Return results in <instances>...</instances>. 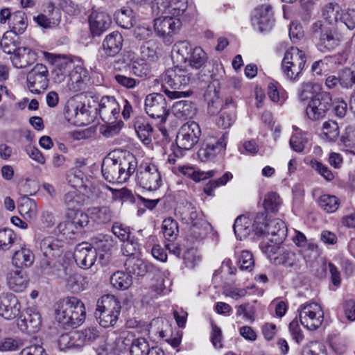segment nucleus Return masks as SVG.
I'll return each instance as SVG.
<instances>
[{
  "mask_svg": "<svg viewBox=\"0 0 355 355\" xmlns=\"http://www.w3.org/2000/svg\"><path fill=\"white\" fill-rule=\"evenodd\" d=\"M253 227L254 234L263 237L260 248L268 257L275 254L280 249L279 245L285 240L287 234V228L282 220L274 219L268 221L263 212L257 214Z\"/></svg>",
  "mask_w": 355,
  "mask_h": 355,
  "instance_id": "f257e3e1",
  "label": "nucleus"
},
{
  "mask_svg": "<svg viewBox=\"0 0 355 355\" xmlns=\"http://www.w3.org/2000/svg\"><path fill=\"white\" fill-rule=\"evenodd\" d=\"M136 168L137 161L131 153L117 158L112 157L109 155L103 161L101 171L107 182L122 184L135 173Z\"/></svg>",
  "mask_w": 355,
  "mask_h": 355,
  "instance_id": "f03ea898",
  "label": "nucleus"
},
{
  "mask_svg": "<svg viewBox=\"0 0 355 355\" xmlns=\"http://www.w3.org/2000/svg\"><path fill=\"white\" fill-rule=\"evenodd\" d=\"M85 318V305L76 297H67L57 303L55 318L64 328H76L83 323Z\"/></svg>",
  "mask_w": 355,
  "mask_h": 355,
  "instance_id": "7ed1b4c3",
  "label": "nucleus"
},
{
  "mask_svg": "<svg viewBox=\"0 0 355 355\" xmlns=\"http://www.w3.org/2000/svg\"><path fill=\"white\" fill-rule=\"evenodd\" d=\"M95 315L98 323L104 328L114 327L121 313L119 299L113 295H105L97 302Z\"/></svg>",
  "mask_w": 355,
  "mask_h": 355,
  "instance_id": "20e7f679",
  "label": "nucleus"
},
{
  "mask_svg": "<svg viewBox=\"0 0 355 355\" xmlns=\"http://www.w3.org/2000/svg\"><path fill=\"white\" fill-rule=\"evenodd\" d=\"M306 58L304 53L297 47H291L286 51L282 62V71L285 78L295 81L301 74Z\"/></svg>",
  "mask_w": 355,
  "mask_h": 355,
  "instance_id": "39448f33",
  "label": "nucleus"
},
{
  "mask_svg": "<svg viewBox=\"0 0 355 355\" xmlns=\"http://www.w3.org/2000/svg\"><path fill=\"white\" fill-rule=\"evenodd\" d=\"M310 31L315 40L317 49L322 53L331 51L340 44L338 37L320 20L311 25Z\"/></svg>",
  "mask_w": 355,
  "mask_h": 355,
  "instance_id": "423d86ee",
  "label": "nucleus"
},
{
  "mask_svg": "<svg viewBox=\"0 0 355 355\" xmlns=\"http://www.w3.org/2000/svg\"><path fill=\"white\" fill-rule=\"evenodd\" d=\"M332 105L333 100L330 93L321 91L311 97L306 108V116L313 121L322 119Z\"/></svg>",
  "mask_w": 355,
  "mask_h": 355,
  "instance_id": "0eeeda50",
  "label": "nucleus"
},
{
  "mask_svg": "<svg viewBox=\"0 0 355 355\" xmlns=\"http://www.w3.org/2000/svg\"><path fill=\"white\" fill-rule=\"evenodd\" d=\"M297 311L301 324L307 329L313 331L321 326L324 313L318 304L315 302L303 304L300 306Z\"/></svg>",
  "mask_w": 355,
  "mask_h": 355,
  "instance_id": "6e6552de",
  "label": "nucleus"
},
{
  "mask_svg": "<svg viewBox=\"0 0 355 355\" xmlns=\"http://www.w3.org/2000/svg\"><path fill=\"white\" fill-rule=\"evenodd\" d=\"M136 180L138 185L148 191L157 190L162 184L161 175L157 166L151 164H145L139 166Z\"/></svg>",
  "mask_w": 355,
  "mask_h": 355,
  "instance_id": "1a4fd4ad",
  "label": "nucleus"
},
{
  "mask_svg": "<svg viewBox=\"0 0 355 355\" xmlns=\"http://www.w3.org/2000/svg\"><path fill=\"white\" fill-rule=\"evenodd\" d=\"M200 135L199 125L195 121H189L180 128L175 142L179 148L190 150L198 143Z\"/></svg>",
  "mask_w": 355,
  "mask_h": 355,
  "instance_id": "9d476101",
  "label": "nucleus"
},
{
  "mask_svg": "<svg viewBox=\"0 0 355 355\" xmlns=\"http://www.w3.org/2000/svg\"><path fill=\"white\" fill-rule=\"evenodd\" d=\"M193 79L192 74L185 68L175 66L169 68L161 76L162 83L173 89H180L189 85Z\"/></svg>",
  "mask_w": 355,
  "mask_h": 355,
  "instance_id": "9b49d317",
  "label": "nucleus"
},
{
  "mask_svg": "<svg viewBox=\"0 0 355 355\" xmlns=\"http://www.w3.org/2000/svg\"><path fill=\"white\" fill-rule=\"evenodd\" d=\"M145 110L149 116L160 119L161 122H165L169 113L165 97L159 93H153L146 97Z\"/></svg>",
  "mask_w": 355,
  "mask_h": 355,
  "instance_id": "f8f14e48",
  "label": "nucleus"
},
{
  "mask_svg": "<svg viewBox=\"0 0 355 355\" xmlns=\"http://www.w3.org/2000/svg\"><path fill=\"white\" fill-rule=\"evenodd\" d=\"M49 71L43 64H37L27 74V86L30 92L40 94L49 85Z\"/></svg>",
  "mask_w": 355,
  "mask_h": 355,
  "instance_id": "ddd939ff",
  "label": "nucleus"
},
{
  "mask_svg": "<svg viewBox=\"0 0 355 355\" xmlns=\"http://www.w3.org/2000/svg\"><path fill=\"white\" fill-rule=\"evenodd\" d=\"M187 8V0H153L151 3L152 13L154 16L164 14L178 17Z\"/></svg>",
  "mask_w": 355,
  "mask_h": 355,
  "instance_id": "4468645a",
  "label": "nucleus"
},
{
  "mask_svg": "<svg viewBox=\"0 0 355 355\" xmlns=\"http://www.w3.org/2000/svg\"><path fill=\"white\" fill-rule=\"evenodd\" d=\"M226 144L224 135L219 139L214 137L207 139L202 144V146L199 149L198 155L202 162L212 160L218 154L225 149Z\"/></svg>",
  "mask_w": 355,
  "mask_h": 355,
  "instance_id": "2eb2a0df",
  "label": "nucleus"
},
{
  "mask_svg": "<svg viewBox=\"0 0 355 355\" xmlns=\"http://www.w3.org/2000/svg\"><path fill=\"white\" fill-rule=\"evenodd\" d=\"M90 31L93 36H100L112 24V19L108 13L101 9H92L89 17Z\"/></svg>",
  "mask_w": 355,
  "mask_h": 355,
  "instance_id": "dca6fc26",
  "label": "nucleus"
},
{
  "mask_svg": "<svg viewBox=\"0 0 355 355\" xmlns=\"http://www.w3.org/2000/svg\"><path fill=\"white\" fill-rule=\"evenodd\" d=\"M21 305L17 297L7 293L0 295V315L7 320H12L20 313Z\"/></svg>",
  "mask_w": 355,
  "mask_h": 355,
  "instance_id": "f3484780",
  "label": "nucleus"
},
{
  "mask_svg": "<svg viewBox=\"0 0 355 355\" xmlns=\"http://www.w3.org/2000/svg\"><path fill=\"white\" fill-rule=\"evenodd\" d=\"M95 249L88 243L78 244L74 252V259L76 263L82 268L88 269L91 268L96 259Z\"/></svg>",
  "mask_w": 355,
  "mask_h": 355,
  "instance_id": "a211bd4d",
  "label": "nucleus"
},
{
  "mask_svg": "<svg viewBox=\"0 0 355 355\" xmlns=\"http://www.w3.org/2000/svg\"><path fill=\"white\" fill-rule=\"evenodd\" d=\"M252 21L254 26H258V29L261 32L270 30L275 21L272 17V6L263 5L256 9Z\"/></svg>",
  "mask_w": 355,
  "mask_h": 355,
  "instance_id": "6ab92c4d",
  "label": "nucleus"
},
{
  "mask_svg": "<svg viewBox=\"0 0 355 355\" xmlns=\"http://www.w3.org/2000/svg\"><path fill=\"white\" fill-rule=\"evenodd\" d=\"M98 112L103 121L115 120L120 113V104L112 96H103L99 103Z\"/></svg>",
  "mask_w": 355,
  "mask_h": 355,
  "instance_id": "aec40b11",
  "label": "nucleus"
},
{
  "mask_svg": "<svg viewBox=\"0 0 355 355\" xmlns=\"http://www.w3.org/2000/svg\"><path fill=\"white\" fill-rule=\"evenodd\" d=\"M42 320L40 313L31 309H27L20 315L18 326L23 331L28 334H33L37 331L41 326Z\"/></svg>",
  "mask_w": 355,
  "mask_h": 355,
  "instance_id": "412c9836",
  "label": "nucleus"
},
{
  "mask_svg": "<svg viewBox=\"0 0 355 355\" xmlns=\"http://www.w3.org/2000/svg\"><path fill=\"white\" fill-rule=\"evenodd\" d=\"M123 38L118 31L107 35L103 40L101 49L106 57H114L122 49Z\"/></svg>",
  "mask_w": 355,
  "mask_h": 355,
  "instance_id": "4be33fe9",
  "label": "nucleus"
},
{
  "mask_svg": "<svg viewBox=\"0 0 355 355\" xmlns=\"http://www.w3.org/2000/svg\"><path fill=\"white\" fill-rule=\"evenodd\" d=\"M6 279L9 288L14 292L24 291L29 283L27 273L19 268L10 270L7 274Z\"/></svg>",
  "mask_w": 355,
  "mask_h": 355,
  "instance_id": "5701e85b",
  "label": "nucleus"
},
{
  "mask_svg": "<svg viewBox=\"0 0 355 355\" xmlns=\"http://www.w3.org/2000/svg\"><path fill=\"white\" fill-rule=\"evenodd\" d=\"M55 69L53 71L54 78L57 82L63 81L74 69L71 58L67 55H58L54 60Z\"/></svg>",
  "mask_w": 355,
  "mask_h": 355,
  "instance_id": "b1692460",
  "label": "nucleus"
},
{
  "mask_svg": "<svg viewBox=\"0 0 355 355\" xmlns=\"http://www.w3.org/2000/svg\"><path fill=\"white\" fill-rule=\"evenodd\" d=\"M180 26V21L170 16L159 17L154 19L155 31L162 37L171 35Z\"/></svg>",
  "mask_w": 355,
  "mask_h": 355,
  "instance_id": "393cba45",
  "label": "nucleus"
},
{
  "mask_svg": "<svg viewBox=\"0 0 355 355\" xmlns=\"http://www.w3.org/2000/svg\"><path fill=\"white\" fill-rule=\"evenodd\" d=\"M10 60L15 67L23 69L37 60V53L30 48L21 47L16 54L10 57Z\"/></svg>",
  "mask_w": 355,
  "mask_h": 355,
  "instance_id": "a878e982",
  "label": "nucleus"
},
{
  "mask_svg": "<svg viewBox=\"0 0 355 355\" xmlns=\"http://www.w3.org/2000/svg\"><path fill=\"white\" fill-rule=\"evenodd\" d=\"M46 10L45 12H48V15L40 14L34 17V20L41 27L44 28H50L55 27L60 23V15L58 10H55L53 3L49 2L46 6Z\"/></svg>",
  "mask_w": 355,
  "mask_h": 355,
  "instance_id": "bb28decb",
  "label": "nucleus"
},
{
  "mask_svg": "<svg viewBox=\"0 0 355 355\" xmlns=\"http://www.w3.org/2000/svg\"><path fill=\"white\" fill-rule=\"evenodd\" d=\"M62 241L49 236L44 238L40 242V250L46 257L51 258L60 256L62 252Z\"/></svg>",
  "mask_w": 355,
  "mask_h": 355,
  "instance_id": "cd10ccee",
  "label": "nucleus"
},
{
  "mask_svg": "<svg viewBox=\"0 0 355 355\" xmlns=\"http://www.w3.org/2000/svg\"><path fill=\"white\" fill-rule=\"evenodd\" d=\"M67 112L71 117L74 116L76 123L84 125L92 121V114H94L93 110L81 102L78 105H68Z\"/></svg>",
  "mask_w": 355,
  "mask_h": 355,
  "instance_id": "c85d7f7f",
  "label": "nucleus"
},
{
  "mask_svg": "<svg viewBox=\"0 0 355 355\" xmlns=\"http://www.w3.org/2000/svg\"><path fill=\"white\" fill-rule=\"evenodd\" d=\"M175 215L187 224L193 223L198 217L196 207L189 202L180 203L175 209Z\"/></svg>",
  "mask_w": 355,
  "mask_h": 355,
  "instance_id": "c756f323",
  "label": "nucleus"
},
{
  "mask_svg": "<svg viewBox=\"0 0 355 355\" xmlns=\"http://www.w3.org/2000/svg\"><path fill=\"white\" fill-rule=\"evenodd\" d=\"M18 209L20 214L26 219L32 220L36 218L37 214V206L35 201L27 196L19 198Z\"/></svg>",
  "mask_w": 355,
  "mask_h": 355,
  "instance_id": "7c9ffc66",
  "label": "nucleus"
},
{
  "mask_svg": "<svg viewBox=\"0 0 355 355\" xmlns=\"http://www.w3.org/2000/svg\"><path fill=\"white\" fill-rule=\"evenodd\" d=\"M175 116L182 120L192 118L196 112V107L193 103L189 101H179L173 105Z\"/></svg>",
  "mask_w": 355,
  "mask_h": 355,
  "instance_id": "2f4dec72",
  "label": "nucleus"
},
{
  "mask_svg": "<svg viewBox=\"0 0 355 355\" xmlns=\"http://www.w3.org/2000/svg\"><path fill=\"white\" fill-rule=\"evenodd\" d=\"M127 272L132 277H144L148 270V264L137 257H129L125 262Z\"/></svg>",
  "mask_w": 355,
  "mask_h": 355,
  "instance_id": "473e14b6",
  "label": "nucleus"
},
{
  "mask_svg": "<svg viewBox=\"0 0 355 355\" xmlns=\"http://www.w3.org/2000/svg\"><path fill=\"white\" fill-rule=\"evenodd\" d=\"M58 344L61 351L66 349H81L83 347V343L80 341L78 331L62 334L59 337Z\"/></svg>",
  "mask_w": 355,
  "mask_h": 355,
  "instance_id": "72a5a7b5",
  "label": "nucleus"
},
{
  "mask_svg": "<svg viewBox=\"0 0 355 355\" xmlns=\"http://www.w3.org/2000/svg\"><path fill=\"white\" fill-rule=\"evenodd\" d=\"M116 23L121 28L130 29L135 23L133 10L129 7H123L114 13Z\"/></svg>",
  "mask_w": 355,
  "mask_h": 355,
  "instance_id": "f704fd0d",
  "label": "nucleus"
},
{
  "mask_svg": "<svg viewBox=\"0 0 355 355\" xmlns=\"http://www.w3.org/2000/svg\"><path fill=\"white\" fill-rule=\"evenodd\" d=\"M207 55L200 47H195L188 56L184 58L185 62H188L189 65L196 69H199L206 66L207 62Z\"/></svg>",
  "mask_w": 355,
  "mask_h": 355,
  "instance_id": "c9c22d12",
  "label": "nucleus"
},
{
  "mask_svg": "<svg viewBox=\"0 0 355 355\" xmlns=\"http://www.w3.org/2000/svg\"><path fill=\"white\" fill-rule=\"evenodd\" d=\"M85 201V196L75 189L69 191L64 197L65 205L71 211L79 210Z\"/></svg>",
  "mask_w": 355,
  "mask_h": 355,
  "instance_id": "e433bc0d",
  "label": "nucleus"
},
{
  "mask_svg": "<svg viewBox=\"0 0 355 355\" xmlns=\"http://www.w3.org/2000/svg\"><path fill=\"white\" fill-rule=\"evenodd\" d=\"M34 259V254L29 249L22 248L14 253L12 262L17 268L20 269V268L31 266Z\"/></svg>",
  "mask_w": 355,
  "mask_h": 355,
  "instance_id": "4c0bfd02",
  "label": "nucleus"
},
{
  "mask_svg": "<svg viewBox=\"0 0 355 355\" xmlns=\"http://www.w3.org/2000/svg\"><path fill=\"white\" fill-rule=\"evenodd\" d=\"M91 218L98 223H107L113 217V212L109 206L93 207L88 209Z\"/></svg>",
  "mask_w": 355,
  "mask_h": 355,
  "instance_id": "58836bf2",
  "label": "nucleus"
},
{
  "mask_svg": "<svg viewBox=\"0 0 355 355\" xmlns=\"http://www.w3.org/2000/svg\"><path fill=\"white\" fill-rule=\"evenodd\" d=\"M89 244L95 249L96 252L99 250L103 252H109L114 247L115 241L110 235L98 234L91 239Z\"/></svg>",
  "mask_w": 355,
  "mask_h": 355,
  "instance_id": "ea45409f",
  "label": "nucleus"
},
{
  "mask_svg": "<svg viewBox=\"0 0 355 355\" xmlns=\"http://www.w3.org/2000/svg\"><path fill=\"white\" fill-rule=\"evenodd\" d=\"M10 31L16 35L22 34L27 28V18L25 12L23 11H17L14 12L9 21Z\"/></svg>",
  "mask_w": 355,
  "mask_h": 355,
  "instance_id": "a19ab883",
  "label": "nucleus"
},
{
  "mask_svg": "<svg viewBox=\"0 0 355 355\" xmlns=\"http://www.w3.org/2000/svg\"><path fill=\"white\" fill-rule=\"evenodd\" d=\"M110 284L119 290H126L132 284V277L128 273L121 270L114 272L110 277Z\"/></svg>",
  "mask_w": 355,
  "mask_h": 355,
  "instance_id": "79ce46f5",
  "label": "nucleus"
},
{
  "mask_svg": "<svg viewBox=\"0 0 355 355\" xmlns=\"http://www.w3.org/2000/svg\"><path fill=\"white\" fill-rule=\"evenodd\" d=\"M298 259L295 252L282 249L278 256L274 257L273 263L275 265H284L286 267H298Z\"/></svg>",
  "mask_w": 355,
  "mask_h": 355,
  "instance_id": "37998d69",
  "label": "nucleus"
},
{
  "mask_svg": "<svg viewBox=\"0 0 355 355\" xmlns=\"http://www.w3.org/2000/svg\"><path fill=\"white\" fill-rule=\"evenodd\" d=\"M233 227L236 236L240 240L247 237L251 232L248 219L242 216L236 218Z\"/></svg>",
  "mask_w": 355,
  "mask_h": 355,
  "instance_id": "c03bdc74",
  "label": "nucleus"
},
{
  "mask_svg": "<svg viewBox=\"0 0 355 355\" xmlns=\"http://www.w3.org/2000/svg\"><path fill=\"white\" fill-rule=\"evenodd\" d=\"M341 8L337 3H330L322 10V17L329 24L336 23L340 19Z\"/></svg>",
  "mask_w": 355,
  "mask_h": 355,
  "instance_id": "a18cd8bd",
  "label": "nucleus"
},
{
  "mask_svg": "<svg viewBox=\"0 0 355 355\" xmlns=\"http://www.w3.org/2000/svg\"><path fill=\"white\" fill-rule=\"evenodd\" d=\"M17 241L15 232L8 228L0 230V250H8L14 246Z\"/></svg>",
  "mask_w": 355,
  "mask_h": 355,
  "instance_id": "49530a36",
  "label": "nucleus"
},
{
  "mask_svg": "<svg viewBox=\"0 0 355 355\" xmlns=\"http://www.w3.org/2000/svg\"><path fill=\"white\" fill-rule=\"evenodd\" d=\"M10 35V33H9V31H7L3 34L2 40L0 42V46L4 53L7 54H12L13 55L16 54L21 46H19L20 43L12 40Z\"/></svg>",
  "mask_w": 355,
  "mask_h": 355,
  "instance_id": "de8ad7c7",
  "label": "nucleus"
},
{
  "mask_svg": "<svg viewBox=\"0 0 355 355\" xmlns=\"http://www.w3.org/2000/svg\"><path fill=\"white\" fill-rule=\"evenodd\" d=\"M58 232L65 236L67 239H71L73 236L78 232L76 227L70 218V214H67L66 220L60 222L57 227Z\"/></svg>",
  "mask_w": 355,
  "mask_h": 355,
  "instance_id": "09e8293b",
  "label": "nucleus"
},
{
  "mask_svg": "<svg viewBox=\"0 0 355 355\" xmlns=\"http://www.w3.org/2000/svg\"><path fill=\"white\" fill-rule=\"evenodd\" d=\"M320 207L328 213L336 211L339 207V200L335 196L324 194L319 200Z\"/></svg>",
  "mask_w": 355,
  "mask_h": 355,
  "instance_id": "8fccbe9b",
  "label": "nucleus"
},
{
  "mask_svg": "<svg viewBox=\"0 0 355 355\" xmlns=\"http://www.w3.org/2000/svg\"><path fill=\"white\" fill-rule=\"evenodd\" d=\"M157 43L153 40L144 42L140 47V52L143 60L154 61L157 58Z\"/></svg>",
  "mask_w": 355,
  "mask_h": 355,
  "instance_id": "3c124183",
  "label": "nucleus"
},
{
  "mask_svg": "<svg viewBox=\"0 0 355 355\" xmlns=\"http://www.w3.org/2000/svg\"><path fill=\"white\" fill-rule=\"evenodd\" d=\"M162 231L166 239L168 240L175 239L179 232L178 223L171 218L164 219L162 223Z\"/></svg>",
  "mask_w": 355,
  "mask_h": 355,
  "instance_id": "603ef678",
  "label": "nucleus"
},
{
  "mask_svg": "<svg viewBox=\"0 0 355 355\" xmlns=\"http://www.w3.org/2000/svg\"><path fill=\"white\" fill-rule=\"evenodd\" d=\"M150 348L148 340L144 337H138L130 348V355H148Z\"/></svg>",
  "mask_w": 355,
  "mask_h": 355,
  "instance_id": "864d4df0",
  "label": "nucleus"
},
{
  "mask_svg": "<svg viewBox=\"0 0 355 355\" xmlns=\"http://www.w3.org/2000/svg\"><path fill=\"white\" fill-rule=\"evenodd\" d=\"M282 204L279 196L274 192L268 193L264 199L263 206L267 211L275 213Z\"/></svg>",
  "mask_w": 355,
  "mask_h": 355,
  "instance_id": "5fc2aeb1",
  "label": "nucleus"
},
{
  "mask_svg": "<svg viewBox=\"0 0 355 355\" xmlns=\"http://www.w3.org/2000/svg\"><path fill=\"white\" fill-rule=\"evenodd\" d=\"M307 141L306 134L298 132L291 136L289 144L291 148L294 151L297 153H302L304 150Z\"/></svg>",
  "mask_w": 355,
  "mask_h": 355,
  "instance_id": "6e6d98bb",
  "label": "nucleus"
},
{
  "mask_svg": "<svg viewBox=\"0 0 355 355\" xmlns=\"http://www.w3.org/2000/svg\"><path fill=\"white\" fill-rule=\"evenodd\" d=\"M302 355H327L325 346L319 342L313 341L307 344L302 350Z\"/></svg>",
  "mask_w": 355,
  "mask_h": 355,
  "instance_id": "4d7b16f0",
  "label": "nucleus"
},
{
  "mask_svg": "<svg viewBox=\"0 0 355 355\" xmlns=\"http://www.w3.org/2000/svg\"><path fill=\"white\" fill-rule=\"evenodd\" d=\"M67 214H70V218L74 224L75 227H76L78 232L86 226L89 223L87 214L80 210L71 211L67 213Z\"/></svg>",
  "mask_w": 355,
  "mask_h": 355,
  "instance_id": "13d9d810",
  "label": "nucleus"
},
{
  "mask_svg": "<svg viewBox=\"0 0 355 355\" xmlns=\"http://www.w3.org/2000/svg\"><path fill=\"white\" fill-rule=\"evenodd\" d=\"M232 178L233 175L230 172H226L222 177L219 178L218 179L209 181V182L204 189L205 193L211 196V191L214 189L225 185L228 181L232 179Z\"/></svg>",
  "mask_w": 355,
  "mask_h": 355,
  "instance_id": "bf43d9fd",
  "label": "nucleus"
},
{
  "mask_svg": "<svg viewBox=\"0 0 355 355\" xmlns=\"http://www.w3.org/2000/svg\"><path fill=\"white\" fill-rule=\"evenodd\" d=\"M137 339L135 334L132 331L123 332L116 339L117 345L124 349H129L132 347L135 340Z\"/></svg>",
  "mask_w": 355,
  "mask_h": 355,
  "instance_id": "052dcab7",
  "label": "nucleus"
},
{
  "mask_svg": "<svg viewBox=\"0 0 355 355\" xmlns=\"http://www.w3.org/2000/svg\"><path fill=\"white\" fill-rule=\"evenodd\" d=\"M338 75L340 77V85L343 88L349 89L355 85L351 67H346L339 71Z\"/></svg>",
  "mask_w": 355,
  "mask_h": 355,
  "instance_id": "680f3d73",
  "label": "nucleus"
},
{
  "mask_svg": "<svg viewBox=\"0 0 355 355\" xmlns=\"http://www.w3.org/2000/svg\"><path fill=\"white\" fill-rule=\"evenodd\" d=\"M153 128L148 123L139 125L136 129L139 138L145 144H149L151 143V135Z\"/></svg>",
  "mask_w": 355,
  "mask_h": 355,
  "instance_id": "e2e57ef3",
  "label": "nucleus"
},
{
  "mask_svg": "<svg viewBox=\"0 0 355 355\" xmlns=\"http://www.w3.org/2000/svg\"><path fill=\"white\" fill-rule=\"evenodd\" d=\"M23 345L21 340L14 338H6L0 341V351H16Z\"/></svg>",
  "mask_w": 355,
  "mask_h": 355,
  "instance_id": "0e129e2a",
  "label": "nucleus"
},
{
  "mask_svg": "<svg viewBox=\"0 0 355 355\" xmlns=\"http://www.w3.org/2000/svg\"><path fill=\"white\" fill-rule=\"evenodd\" d=\"M324 134L331 141L337 138L339 135V128L338 123L334 121H327L323 123Z\"/></svg>",
  "mask_w": 355,
  "mask_h": 355,
  "instance_id": "69168bd1",
  "label": "nucleus"
},
{
  "mask_svg": "<svg viewBox=\"0 0 355 355\" xmlns=\"http://www.w3.org/2000/svg\"><path fill=\"white\" fill-rule=\"evenodd\" d=\"M236 115L234 111L227 112L223 110L217 120V124L224 129L228 128L234 123Z\"/></svg>",
  "mask_w": 355,
  "mask_h": 355,
  "instance_id": "338daca9",
  "label": "nucleus"
},
{
  "mask_svg": "<svg viewBox=\"0 0 355 355\" xmlns=\"http://www.w3.org/2000/svg\"><path fill=\"white\" fill-rule=\"evenodd\" d=\"M340 140L346 147L355 148V128L348 126Z\"/></svg>",
  "mask_w": 355,
  "mask_h": 355,
  "instance_id": "774afa93",
  "label": "nucleus"
}]
</instances>
